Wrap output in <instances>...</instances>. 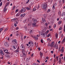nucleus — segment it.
<instances>
[{
	"mask_svg": "<svg viewBox=\"0 0 65 65\" xmlns=\"http://www.w3.org/2000/svg\"><path fill=\"white\" fill-rule=\"evenodd\" d=\"M47 3H46L42 5V8L43 9H46V8L47 7Z\"/></svg>",
	"mask_w": 65,
	"mask_h": 65,
	"instance_id": "1",
	"label": "nucleus"
},
{
	"mask_svg": "<svg viewBox=\"0 0 65 65\" xmlns=\"http://www.w3.org/2000/svg\"><path fill=\"white\" fill-rule=\"evenodd\" d=\"M13 42V43L14 44H17L18 43L17 40V39H14L12 41Z\"/></svg>",
	"mask_w": 65,
	"mask_h": 65,
	"instance_id": "2",
	"label": "nucleus"
},
{
	"mask_svg": "<svg viewBox=\"0 0 65 65\" xmlns=\"http://www.w3.org/2000/svg\"><path fill=\"white\" fill-rule=\"evenodd\" d=\"M21 10V12H25L26 11V10L25 8H23Z\"/></svg>",
	"mask_w": 65,
	"mask_h": 65,
	"instance_id": "3",
	"label": "nucleus"
},
{
	"mask_svg": "<svg viewBox=\"0 0 65 65\" xmlns=\"http://www.w3.org/2000/svg\"><path fill=\"white\" fill-rule=\"evenodd\" d=\"M4 45L5 46H6V47H8L9 45H8V43H7V42H5L4 43Z\"/></svg>",
	"mask_w": 65,
	"mask_h": 65,
	"instance_id": "4",
	"label": "nucleus"
},
{
	"mask_svg": "<svg viewBox=\"0 0 65 65\" xmlns=\"http://www.w3.org/2000/svg\"><path fill=\"white\" fill-rule=\"evenodd\" d=\"M22 53L24 56H26L27 55L26 52H25L24 50L22 51Z\"/></svg>",
	"mask_w": 65,
	"mask_h": 65,
	"instance_id": "5",
	"label": "nucleus"
},
{
	"mask_svg": "<svg viewBox=\"0 0 65 65\" xmlns=\"http://www.w3.org/2000/svg\"><path fill=\"white\" fill-rule=\"evenodd\" d=\"M0 53L2 56H3L4 55V53L3 51L2 50H1L0 51Z\"/></svg>",
	"mask_w": 65,
	"mask_h": 65,
	"instance_id": "6",
	"label": "nucleus"
},
{
	"mask_svg": "<svg viewBox=\"0 0 65 65\" xmlns=\"http://www.w3.org/2000/svg\"><path fill=\"white\" fill-rule=\"evenodd\" d=\"M4 52L6 53V54H8L9 53V52H8V51L7 50H4Z\"/></svg>",
	"mask_w": 65,
	"mask_h": 65,
	"instance_id": "7",
	"label": "nucleus"
},
{
	"mask_svg": "<svg viewBox=\"0 0 65 65\" xmlns=\"http://www.w3.org/2000/svg\"><path fill=\"white\" fill-rule=\"evenodd\" d=\"M34 45V44L32 42H31V44L30 45H29V47H32Z\"/></svg>",
	"mask_w": 65,
	"mask_h": 65,
	"instance_id": "8",
	"label": "nucleus"
},
{
	"mask_svg": "<svg viewBox=\"0 0 65 65\" xmlns=\"http://www.w3.org/2000/svg\"><path fill=\"white\" fill-rule=\"evenodd\" d=\"M21 48H22V49H25V47H24V45L23 44H21Z\"/></svg>",
	"mask_w": 65,
	"mask_h": 65,
	"instance_id": "9",
	"label": "nucleus"
},
{
	"mask_svg": "<svg viewBox=\"0 0 65 65\" xmlns=\"http://www.w3.org/2000/svg\"><path fill=\"white\" fill-rule=\"evenodd\" d=\"M42 21L43 23H45V22H46V20H45L44 19L42 18Z\"/></svg>",
	"mask_w": 65,
	"mask_h": 65,
	"instance_id": "10",
	"label": "nucleus"
},
{
	"mask_svg": "<svg viewBox=\"0 0 65 65\" xmlns=\"http://www.w3.org/2000/svg\"><path fill=\"white\" fill-rule=\"evenodd\" d=\"M64 48L63 47H62V48L60 50V52H61V53H63L64 52Z\"/></svg>",
	"mask_w": 65,
	"mask_h": 65,
	"instance_id": "11",
	"label": "nucleus"
},
{
	"mask_svg": "<svg viewBox=\"0 0 65 65\" xmlns=\"http://www.w3.org/2000/svg\"><path fill=\"white\" fill-rule=\"evenodd\" d=\"M26 15V14L25 13H24L23 14H21V17H25V15Z\"/></svg>",
	"mask_w": 65,
	"mask_h": 65,
	"instance_id": "12",
	"label": "nucleus"
},
{
	"mask_svg": "<svg viewBox=\"0 0 65 65\" xmlns=\"http://www.w3.org/2000/svg\"><path fill=\"white\" fill-rule=\"evenodd\" d=\"M33 21L34 23H36L37 22V20L36 19H34L33 20Z\"/></svg>",
	"mask_w": 65,
	"mask_h": 65,
	"instance_id": "13",
	"label": "nucleus"
},
{
	"mask_svg": "<svg viewBox=\"0 0 65 65\" xmlns=\"http://www.w3.org/2000/svg\"><path fill=\"white\" fill-rule=\"evenodd\" d=\"M65 42V37L63 38V39L62 40V43H64V42Z\"/></svg>",
	"mask_w": 65,
	"mask_h": 65,
	"instance_id": "14",
	"label": "nucleus"
},
{
	"mask_svg": "<svg viewBox=\"0 0 65 65\" xmlns=\"http://www.w3.org/2000/svg\"><path fill=\"white\" fill-rule=\"evenodd\" d=\"M6 57H7L8 58H10V56L8 54H6Z\"/></svg>",
	"mask_w": 65,
	"mask_h": 65,
	"instance_id": "15",
	"label": "nucleus"
},
{
	"mask_svg": "<svg viewBox=\"0 0 65 65\" xmlns=\"http://www.w3.org/2000/svg\"><path fill=\"white\" fill-rule=\"evenodd\" d=\"M46 34H45V33H42V35L44 37H45V35H46Z\"/></svg>",
	"mask_w": 65,
	"mask_h": 65,
	"instance_id": "16",
	"label": "nucleus"
},
{
	"mask_svg": "<svg viewBox=\"0 0 65 65\" xmlns=\"http://www.w3.org/2000/svg\"><path fill=\"white\" fill-rule=\"evenodd\" d=\"M13 48L15 50L17 48V46H14L13 45L12 46Z\"/></svg>",
	"mask_w": 65,
	"mask_h": 65,
	"instance_id": "17",
	"label": "nucleus"
},
{
	"mask_svg": "<svg viewBox=\"0 0 65 65\" xmlns=\"http://www.w3.org/2000/svg\"><path fill=\"white\" fill-rule=\"evenodd\" d=\"M52 9L54 10L55 9V5L54 4H53Z\"/></svg>",
	"mask_w": 65,
	"mask_h": 65,
	"instance_id": "18",
	"label": "nucleus"
},
{
	"mask_svg": "<svg viewBox=\"0 0 65 65\" xmlns=\"http://www.w3.org/2000/svg\"><path fill=\"white\" fill-rule=\"evenodd\" d=\"M19 20H18V21H15L14 23L16 24H18L19 23Z\"/></svg>",
	"mask_w": 65,
	"mask_h": 65,
	"instance_id": "19",
	"label": "nucleus"
},
{
	"mask_svg": "<svg viewBox=\"0 0 65 65\" xmlns=\"http://www.w3.org/2000/svg\"><path fill=\"white\" fill-rule=\"evenodd\" d=\"M32 25L33 27H34L36 26V23H33L32 24Z\"/></svg>",
	"mask_w": 65,
	"mask_h": 65,
	"instance_id": "20",
	"label": "nucleus"
},
{
	"mask_svg": "<svg viewBox=\"0 0 65 65\" xmlns=\"http://www.w3.org/2000/svg\"><path fill=\"white\" fill-rule=\"evenodd\" d=\"M61 16H62V17H64V16H65V12H63L62 13V14Z\"/></svg>",
	"mask_w": 65,
	"mask_h": 65,
	"instance_id": "21",
	"label": "nucleus"
},
{
	"mask_svg": "<svg viewBox=\"0 0 65 65\" xmlns=\"http://www.w3.org/2000/svg\"><path fill=\"white\" fill-rule=\"evenodd\" d=\"M58 35L57 33H56V35H55V37H56V38H58Z\"/></svg>",
	"mask_w": 65,
	"mask_h": 65,
	"instance_id": "22",
	"label": "nucleus"
},
{
	"mask_svg": "<svg viewBox=\"0 0 65 65\" xmlns=\"http://www.w3.org/2000/svg\"><path fill=\"white\" fill-rule=\"evenodd\" d=\"M14 20L15 21H18V20H19V19L17 18H16L14 19Z\"/></svg>",
	"mask_w": 65,
	"mask_h": 65,
	"instance_id": "23",
	"label": "nucleus"
},
{
	"mask_svg": "<svg viewBox=\"0 0 65 65\" xmlns=\"http://www.w3.org/2000/svg\"><path fill=\"white\" fill-rule=\"evenodd\" d=\"M53 47H54V48H55L56 46L57 45V44H53Z\"/></svg>",
	"mask_w": 65,
	"mask_h": 65,
	"instance_id": "24",
	"label": "nucleus"
},
{
	"mask_svg": "<svg viewBox=\"0 0 65 65\" xmlns=\"http://www.w3.org/2000/svg\"><path fill=\"white\" fill-rule=\"evenodd\" d=\"M8 30V28H7V27H6L4 30V32H5V31H7V30Z\"/></svg>",
	"mask_w": 65,
	"mask_h": 65,
	"instance_id": "25",
	"label": "nucleus"
},
{
	"mask_svg": "<svg viewBox=\"0 0 65 65\" xmlns=\"http://www.w3.org/2000/svg\"><path fill=\"white\" fill-rule=\"evenodd\" d=\"M26 9L28 10H30V8L28 7H26Z\"/></svg>",
	"mask_w": 65,
	"mask_h": 65,
	"instance_id": "26",
	"label": "nucleus"
},
{
	"mask_svg": "<svg viewBox=\"0 0 65 65\" xmlns=\"http://www.w3.org/2000/svg\"><path fill=\"white\" fill-rule=\"evenodd\" d=\"M55 48L56 49H57V50H58V48H59V47H58V45H57L56 46L55 48Z\"/></svg>",
	"mask_w": 65,
	"mask_h": 65,
	"instance_id": "27",
	"label": "nucleus"
},
{
	"mask_svg": "<svg viewBox=\"0 0 65 65\" xmlns=\"http://www.w3.org/2000/svg\"><path fill=\"white\" fill-rule=\"evenodd\" d=\"M20 15V14H19V13H17L16 15V17H19Z\"/></svg>",
	"mask_w": 65,
	"mask_h": 65,
	"instance_id": "28",
	"label": "nucleus"
},
{
	"mask_svg": "<svg viewBox=\"0 0 65 65\" xmlns=\"http://www.w3.org/2000/svg\"><path fill=\"white\" fill-rule=\"evenodd\" d=\"M24 54H20V56H21V57H24V55H23Z\"/></svg>",
	"mask_w": 65,
	"mask_h": 65,
	"instance_id": "29",
	"label": "nucleus"
},
{
	"mask_svg": "<svg viewBox=\"0 0 65 65\" xmlns=\"http://www.w3.org/2000/svg\"><path fill=\"white\" fill-rule=\"evenodd\" d=\"M9 5V2H8L6 4V6H8Z\"/></svg>",
	"mask_w": 65,
	"mask_h": 65,
	"instance_id": "30",
	"label": "nucleus"
},
{
	"mask_svg": "<svg viewBox=\"0 0 65 65\" xmlns=\"http://www.w3.org/2000/svg\"><path fill=\"white\" fill-rule=\"evenodd\" d=\"M35 39L36 40H38V37H35Z\"/></svg>",
	"mask_w": 65,
	"mask_h": 65,
	"instance_id": "31",
	"label": "nucleus"
},
{
	"mask_svg": "<svg viewBox=\"0 0 65 65\" xmlns=\"http://www.w3.org/2000/svg\"><path fill=\"white\" fill-rule=\"evenodd\" d=\"M62 21H59L58 22V24H61L62 23Z\"/></svg>",
	"mask_w": 65,
	"mask_h": 65,
	"instance_id": "32",
	"label": "nucleus"
},
{
	"mask_svg": "<svg viewBox=\"0 0 65 65\" xmlns=\"http://www.w3.org/2000/svg\"><path fill=\"white\" fill-rule=\"evenodd\" d=\"M29 1H30V0H27L26 2V4H27V3H28L29 2Z\"/></svg>",
	"mask_w": 65,
	"mask_h": 65,
	"instance_id": "33",
	"label": "nucleus"
},
{
	"mask_svg": "<svg viewBox=\"0 0 65 65\" xmlns=\"http://www.w3.org/2000/svg\"><path fill=\"white\" fill-rule=\"evenodd\" d=\"M62 3L63 4H64L65 3V0H62Z\"/></svg>",
	"mask_w": 65,
	"mask_h": 65,
	"instance_id": "34",
	"label": "nucleus"
},
{
	"mask_svg": "<svg viewBox=\"0 0 65 65\" xmlns=\"http://www.w3.org/2000/svg\"><path fill=\"white\" fill-rule=\"evenodd\" d=\"M51 11V10H50V9H48L47 11V13H48V12H50V11Z\"/></svg>",
	"mask_w": 65,
	"mask_h": 65,
	"instance_id": "35",
	"label": "nucleus"
},
{
	"mask_svg": "<svg viewBox=\"0 0 65 65\" xmlns=\"http://www.w3.org/2000/svg\"><path fill=\"white\" fill-rule=\"evenodd\" d=\"M7 10V9H6V8H5L4 9V12H5Z\"/></svg>",
	"mask_w": 65,
	"mask_h": 65,
	"instance_id": "36",
	"label": "nucleus"
},
{
	"mask_svg": "<svg viewBox=\"0 0 65 65\" xmlns=\"http://www.w3.org/2000/svg\"><path fill=\"white\" fill-rule=\"evenodd\" d=\"M16 53H19V49L17 50L16 51H15Z\"/></svg>",
	"mask_w": 65,
	"mask_h": 65,
	"instance_id": "37",
	"label": "nucleus"
},
{
	"mask_svg": "<svg viewBox=\"0 0 65 65\" xmlns=\"http://www.w3.org/2000/svg\"><path fill=\"white\" fill-rule=\"evenodd\" d=\"M32 65H39L38 64H36V63H34L32 64Z\"/></svg>",
	"mask_w": 65,
	"mask_h": 65,
	"instance_id": "38",
	"label": "nucleus"
},
{
	"mask_svg": "<svg viewBox=\"0 0 65 65\" xmlns=\"http://www.w3.org/2000/svg\"><path fill=\"white\" fill-rule=\"evenodd\" d=\"M56 59L57 60V61H58V60H59V58H58V57H56Z\"/></svg>",
	"mask_w": 65,
	"mask_h": 65,
	"instance_id": "39",
	"label": "nucleus"
},
{
	"mask_svg": "<svg viewBox=\"0 0 65 65\" xmlns=\"http://www.w3.org/2000/svg\"><path fill=\"white\" fill-rule=\"evenodd\" d=\"M3 30V29L2 28H1L0 29V33H1V32H2V31Z\"/></svg>",
	"mask_w": 65,
	"mask_h": 65,
	"instance_id": "40",
	"label": "nucleus"
},
{
	"mask_svg": "<svg viewBox=\"0 0 65 65\" xmlns=\"http://www.w3.org/2000/svg\"><path fill=\"white\" fill-rule=\"evenodd\" d=\"M59 62H61V58H59Z\"/></svg>",
	"mask_w": 65,
	"mask_h": 65,
	"instance_id": "41",
	"label": "nucleus"
},
{
	"mask_svg": "<svg viewBox=\"0 0 65 65\" xmlns=\"http://www.w3.org/2000/svg\"><path fill=\"white\" fill-rule=\"evenodd\" d=\"M61 38H62L63 37V34H61Z\"/></svg>",
	"mask_w": 65,
	"mask_h": 65,
	"instance_id": "42",
	"label": "nucleus"
},
{
	"mask_svg": "<svg viewBox=\"0 0 65 65\" xmlns=\"http://www.w3.org/2000/svg\"><path fill=\"white\" fill-rule=\"evenodd\" d=\"M50 36H51V34H48L47 36V37H49Z\"/></svg>",
	"mask_w": 65,
	"mask_h": 65,
	"instance_id": "43",
	"label": "nucleus"
},
{
	"mask_svg": "<svg viewBox=\"0 0 65 65\" xmlns=\"http://www.w3.org/2000/svg\"><path fill=\"white\" fill-rule=\"evenodd\" d=\"M11 21H12V22H14L15 20H14V19H12L11 20Z\"/></svg>",
	"mask_w": 65,
	"mask_h": 65,
	"instance_id": "44",
	"label": "nucleus"
},
{
	"mask_svg": "<svg viewBox=\"0 0 65 65\" xmlns=\"http://www.w3.org/2000/svg\"><path fill=\"white\" fill-rule=\"evenodd\" d=\"M46 17L45 15H44L43 16V18H44V19H45L46 18Z\"/></svg>",
	"mask_w": 65,
	"mask_h": 65,
	"instance_id": "45",
	"label": "nucleus"
},
{
	"mask_svg": "<svg viewBox=\"0 0 65 65\" xmlns=\"http://www.w3.org/2000/svg\"><path fill=\"white\" fill-rule=\"evenodd\" d=\"M41 43H43V39H42L41 40Z\"/></svg>",
	"mask_w": 65,
	"mask_h": 65,
	"instance_id": "46",
	"label": "nucleus"
},
{
	"mask_svg": "<svg viewBox=\"0 0 65 65\" xmlns=\"http://www.w3.org/2000/svg\"><path fill=\"white\" fill-rule=\"evenodd\" d=\"M26 20H25L24 21H23V22L24 23H25L26 22Z\"/></svg>",
	"mask_w": 65,
	"mask_h": 65,
	"instance_id": "47",
	"label": "nucleus"
},
{
	"mask_svg": "<svg viewBox=\"0 0 65 65\" xmlns=\"http://www.w3.org/2000/svg\"><path fill=\"white\" fill-rule=\"evenodd\" d=\"M54 28H56V24H54Z\"/></svg>",
	"mask_w": 65,
	"mask_h": 65,
	"instance_id": "48",
	"label": "nucleus"
},
{
	"mask_svg": "<svg viewBox=\"0 0 65 65\" xmlns=\"http://www.w3.org/2000/svg\"><path fill=\"white\" fill-rule=\"evenodd\" d=\"M14 14V13L13 12H11V15H12L13 14Z\"/></svg>",
	"mask_w": 65,
	"mask_h": 65,
	"instance_id": "49",
	"label": "nucleus"
},
{
	"mask_svg": "<svg viewBox=\"0 0 65 65\" xmlns=\"http://www.w3.org/2000/svg\"><path fill=\"white\" fill-rule=\"evenodd\" d=\"M36 8H34L33 9V11H36Z\"/></svg>",
	"mask_w": 65,
	"mask_h": 65,
	"instance_id": "50",
	"label": "nucleus"
},
{
	"mask_svg": "<svg viewBox=\"0 0 65 65\" xmlns=\"http://www.w3.org/2000/svg\"><path fill=\"white\" fill-rule=\"evenodd\" d=\"M17 24H16L14 23V26L15 27H17Z\"/></svg>",
	"mask_w": 65,
	"mask_h": 65,
	"instance_id": "51",
	"label": "nucleus"
},
{
	"mask_svg": "<svg viewBox=\"0 0 65 65\" xmlns=\"http://www.w3.org/2000/svg\"><path fill=\"white\" fill-rule=\"evenodd\" d=\"M41 33H42V32H41V31H40L39 32V34H40H40H41H41H41Z\"/></svg>",
	"mask_w": 65,
	"mask_h": 65,
	"instance_id": "52",
	"label": "nucleus"
},
{
	"mask_svg": "<svg viewBox=\"0 0 65 65\" xmlns=\"http://www.w3.org/2000/svg\"><path fill=\"white\" fill-rule=\"evenodd\" d=\"M2 2H1L0 3V6H2Z\"/></svg>",
	"mask_w": 65,
	"mask_h": 65,
	"instance_id": "53",
	"label": "nucleus"
},
{
	"mask_svg": "<svg viewBox=\"0 0 65 65\" xmlns=\"http://www.w3.org/2000/svg\"><path fill=\"white\" fill-rule=\"evenodd\" d=\"M61 12H58V14L59 15H61Z\"/></svg>",
	"mask_w": 65,
	"mask_h": 65,
	"instance_id": "54",
	"label": "nucleus"
},
{
	"mask_svg": "<svg viewBox=\"0 0 65 65\" xmlns=\"http://www.w3.org/2000/svg\"><path fill=\"white\" fill-rule=\"evenodd\" d=\"M33 31H32V30H31L30 31V32L31 33H32L33 32Z\"/></svg>",
	"mask_w": 65,
	"mask_h": 65,
	"instance_id": "55",
	"label": "nucleus"
},
{
	"mask_svg": "<svg viewBox=\"0 0 65 65\" xmlns=\"http://www.w3.org/2000/svg\"><path fill=\"white\" fill-rule=\"evenodd\" d=\"M62 27H60V28L59 29V30H62Z\"/></svg>",
	"mask_w": 65,
	"mask_h": 65,
	"instance_id": "56",
	"label": "nucleus"
},
{
	"mask_svg": "<svg viewBox=\"0 0 65 65\" xmlns=\"http://www.w3.org/2000/svg\"><path fill=\"white\" fill-rule=\"evenodd\" d=\"M15 8V6H14V7H13L12 8V10H13Z\"/></svg>",
	"mask_w": 65,
	"mask_h": 65,
	"instance_id": "57",
	"label": "nucleus"
},
{
	"mask_svg": "<svg viewBox=\"0 0 65 65\" xmlns=\"http://www.w3.org/2000/svg\"><path fill=\"white\" fill-rule=\"evenodd\" d=\"M50 46L51 47H53V44H51Z\"/></svg>",
	"mask_w": 65,
	"mask_h": 65,
	"instance_id": "58",
	"label": "nucleus"
},
{
	"mask_svg": "<svg viewBox=\"0 0 65 65\" xmlns=\"http://www.w3.org/2000/svg\"><path fill=\"white\" fill-rule=\"evenodd\" d=\"M37 62H38V63H40V61H39V60H37Z\"/></svg>",
	"mask_w": 65,
	"mask_h": 65,
	"instance_id": "59",
	"label": "nucleus"
},
{
	"mask_svg": "<svg viewBox=\"0 0 65 65\" xmlns=\"http://www.w3.org/2000/svg\"><path fill=\"white\" fill-rule=\"evenodd\" d=\"M63 56V55L62 54H61L60 55V56H61V57L62 56Z\"/></svg>",
	"mask_w": 65,
	"mask_h": 65,
	"instance_id": "60",
	"label": "nucleus"
},
{
	"mask_svg": "<svg viewBox=\"0 0 65 65\" xmlns=\"http://www.w3.org/2000/svg\"><path fill=\"white\" fill-rule=\"evenodd\" d=\"M19 29V28L18 27H17L16 28V30H18V29Z\"/></svg>",
	"mask_w": 65,
	"mask_h": 65,
	"instance_id": "61",
	"label": "nucleus"
},
{
	"mask_svg": "<svg viewBox=\"0 0 65 65\" xmlns=\"http://www.w3.org/2000/svg\"><path fill=\"white\" fill-rule=\"evenodd\" d=\"M25 29L26 30H27V27H25Z\"/></svg>",
	"mask_w": 65,
	"mask_h": 65,
	"instance_id": "62",
	"label": "nucleus"
},
{
	"mask_svg": "<svg viewBox=\"0 0 65 65\" xmlns=\"http://www.w3.org/2000/svg\"><path fill=\"white\" fill-rule=\"evenodd\" d=\"M50 31H53V29H50Z\"/></svg>",
	"mask_w": 65,
	"mask_h": 65,
	"instance_id": "63",
	"label": "nucleus"
},
{
	"mask_svg": "<svg viewBox=\"0 0 65 65\" xmlns=\"http://www.w3.org/2000/svg\"><path fill=\"white\" fill-rule=\"evenodd\" d=\"M46 59H47V60H48V57H46Z\"/></svg>",
	"mask_w": 65,
	"mask_h": 65,
	"instance_id": "64",
	"label": "nucleus"
}]
</instances>
